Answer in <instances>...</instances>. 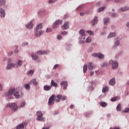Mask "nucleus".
<instances>
[{"instance_id": "f257e3e1", "label": "nucleus", "mask_w": 129, "mask_h": 129, "mask_svg": "<svg viewBox=\"0 0 129 129\" xmlns=\"http://www.w3.org/2000/svg\"><path fill=\"white\" fill-rule=\"evenodd\" d=\"M5 4L6 1L1 0L0 1V14L1 18H5V16H6V12H5V10L3 9V8H1V7H2V6H5Z\"/></svg>"}, {"instance_id": "f03ea898", "label": "nucleus", "mask_w": 129, "mask_h": 129, "mask_svg": "<svg viewBox=\"0 0 129 129\" xmlns=\"http://www.w3.org/2000/svg\"><path fill=\"white\" fill-rule=\"evenodd\" d=\"M7 107H11L12 109V110L14 111H17L18 110V108L17 106V104L13 103H9L7 105Z\"/></svg>"}, {"instance_id": "7ed1b4c3", "label": "nucleus", "mask_w": 129, "mask_h": 129, "mask_svg": "<svg viewBox=\"0 0 129 129\" xmlns=\"http://www.w3.org/2000/svg\"><path fill=\"white\" fill-rule=\"evenodd\" d=\"M109 64H110V65H112V69H116V68L118 67V62L116 61H113V60H110Z\"/></svg>"}, {"instance_id": "20e7f679", "label": "nucleus", "mask_w": 129, "mask_h": 129, "mask_svg": "<svg viewBox=\"0 0 129 129\" xmlns=\"http://www.w3.org/2000/svg\"><path fill=\"white\" fill-rule=\"evenodd\" d=\"M15 91H16V90H15V89H10V90L8 92H6L5 93V95L6 96H8V97H10V98L11 99V98L10 96H12V95L14 94Z\"/></svg>"}, {"instance_id": "39448f33", "label": "nucleus", "mask_w": 129, "mask_h": 129, "mask_svg": "<svg viewBox=\"0 0 129 129\" xmlns=\"http://www.w3.org/2000/svg\"><path fill=\"white\" fill-rule=\"evenodd\" d=\"M62 24V20H57L54 23L53 26H52L53 29H56L59 27V25Z\"/></svg>"}, {"instance_id": "423d86ee", "label": "nucleus", "mask_w": 129, "mask_h": 129, "mask_svg": "<svg viewBox=\"0 0 129 129\" xmlns=\"http://www.w3.org/2000/svg\"><path fill=\"white\" fill-rule=\"evenodd\" d=\"M56 98L55 95H52L49 99L48 104L49 105H53L54 104V100Z\"/></svg>"}, {"instance_id": "0eeeda50", "label": "nucleus", "mask_w": 129, "mask_h": 129, "mask_svg": "<svg viewBox=\"0 0 129 129\" xmlns=\"http://www.w3.org/2000/svg\"><path fill=\"white\" fill-rule=\"evenodd\" d=\"M93 57H98L99 59H103L104 58V55L102 54L101 53H94L92 54Z\"/></svg>"}, {"instance_id": "6e6552de", "label": "nucleus", "mask_w": 129, "mask_h": 129, "mask_svg": "<svg viewBox=\"0 0 129 129\" xmlns=\"http://www.w3.org/2000/svg\"><path fill=\"white\" fill-rule=\"evenodd\" d=\"M61 86H63L64 90H66L67 89V87H68V82L63 81L60 83Z\"/></svg>"}, {"instance_id": "1a4fd4ad", "label": "nucleus", "mask_w": 129, "mask_h": 129, "mask_svg": "<svg viewBox=\"0 0 129 129\" xmlns=\"http://www.w3.org/2000/svg\"><path fill=\"white\" fill-rule=\"evenodd\" d=\"M69 28V22H66L64 23L63 25L62 26L61 29L62 30H67V29Z\"/></svg>"}, {"instance_id": "9d476101", "label": "nucleus", "mask_w": 129, "mask_h": 129, "mask_svg": "<svg viewBox=\"0 0 129 129\" xmlns=\"http://www.w3.org/2000/svg\"><path fill=\"white\" fill-rule=\"evenodd\" d=\"M95 68V66H93L92 62H90L88 64V69L89 70H93Z\"/></svg>"}, {"instance_id": "9b49d317", "label": "nucleus", "mask_w": 129, "mask_h": 129, "mask_svg": "<svg viewBox=\"0 0 129 129\" xmlns=\"http://www.w3.org/2000/svg\"><path fill=\"white\" fill-rule=\"evenodd\" d=\"M49 51L38 50L37 52V54H38V55H44L46 54H49Z\"/></svg>"}, {"instance_id": "f8f14e48", "label": "nucleus", "mask_w": 129, "mask_h": 129, "mask_svg": "<svg viewBox=\"0 0 129 129\" xmlns=\"http://www.w3.org/2000/svg\"><path fill=\"white\" fill-rule=\"evenodd\" d=\"M29 84H33V85H38V82L36 81V79H33L29 82Z\"/></svg>"}, {"instance_id": "ddd939ff", "label": "nucleus", "mask_w": 129, "mask_h": 129, "mask_svg": "<svg viewBox=\"0 0 129 129\" xmlns=\"http://www.w3.org/2000/svg\"><path fill=\"white\" fill-rule=\"evenodd\" d=\"M44 33V30H41L39 32H35V35L36 36V37H39V36H41V35H42V34H43Z\"/></svg>"}, {"instance_id": "4468645a", "label": "nucleus", "mask_w": 129, "mask_h": 129, "mask_svg": "<svg viewBox=\"0 0 129 129\" xmlns=\"http://www.w3.org/2000/svg\"><path fill=\"white\" fill-rule=\"evenodd\" d=\"M51 88H52V86L45 85L44 86V90H45V91H49V90H51Z\"/></svg>"}, {"instance_id": "2eb2a0df", "label": "nucleus", "mask_w": 129, "mask_h": 129, "mask_svg": "<svg viewBox=\"0 0 129 129\" xmlns=\"http://www.w3.org/2000/svg\"><path fill=\"white\" fill-rule=\"evenodd\" d=\"M15 66H16V64H15L14 63L9 64L7 66V67H6V69H7V70H10V69H12V67H15Z\"/></svg>"}, {"instance_id": "dca6fc26", "label": "nucleus", "mask_w": 129, "mask_h": 129, "mask_svg": "<svg viewBox=\"0 0 129 129\" xmlns=\"http://www.w3.org/2000/svg\"><path fill=\"white\" fill-rule=\"evenodd\" d=\"M110 85H114L115 84V78H112L109 82Z\"/></svg>"}, {"instance_id": "f3484780", "label": "nucleus", "mask_w": 129, "mask_h": 129, "mask_svg": "<svg viewBox=\"0 0 129 129\" xmlns=\"http://www.w3.org/2000/svg\"><path fill=\"white\" fill-rule=\"evenodd\" d=\"M33 27H34V25L32 23V22H30L26 25L27 29H33Z\"/></svg>"}, {"instance_id": "a211bd4d", "label": "nucleus", "mask_w": 129, "mask_h": 129, "mask_svg": "<svg viewBox=\"0 0 129 129\" xmlns=\"http://www.w3.org/2000/svg\"><path fill=\"white\" fill-rule=\"evenodd\" d=\"M43 28V24L42 23H40L36 26L35 28V31H38V30H41Z\"/></svg>"}, {"instance_id": "6ab92c4d", "label": "nucleus", "mask_w": 129, "mask_h": 129, "mask_svg": "<svg viewBox=\"0 0 129 129\" xmlns=\"http://www.w3.org/2000/svg\"><path fill=\"white\" fill-rule=\"evenodd\" d=\"M98 21L97 17H95L93 21H91L92 25H95V24H97Z\"/></svg>"}, {"instance_id": "aec40b11", "label": "nucleus", "mask_w": 129, "mask_h": 129, "mask_svg": "<svg viewBox=\"0 0 129 129\" xmlns=\"http://www.w3.org/2000/svg\"><path fill=\"white\" fill-rule=\"evenodd\" d=\"M14 96H15L16 98L19 99V98H21V95L19 94V92L16 91L14 93Z\"/></svg>"}, {"instance_id": "412c9836", "label": "nucleus", "mask_w": 129, "mask_h": 129, "mask_svg": "<svg viewBox=\"0 0 129 129\" xmlns=\"http://www.w3.org/2000/svg\"><path fill=\"white\" fill-rule=\"evenodd\" d=\"M79 34L82 37L85 36V30L81 29L79 31Z\"/></svg>"}, {"instance_id": "4be33fe9", "label": "nucleus", "mask_w": 129, "mask_h": 129, "mask_svg": "<svg viewBox=\"0 0 129 129\" xmlns=\"http://www.w3.org/2000/svg\"><path fill=\"white\" fill-rule=\"evenodd\" d=\"M127 10H128V8H127V7H122L119 10L118 12H125V11H127Z\"/></svg>"}, {"instance_id": "5701e85b", "label": "nucleus", "mask_w": 129, "mask_h": 129, "mask_svg": "<svg viewBox=\"0 0 129 129\" xmlns=\"http://www.w3.org/2000/svg\"><path fill=\"white\" fill-rule=\"evenodd\" d=\"M51 85H52V86H54V87H58V84L54 82V80H51Z\"/></svg>"}, {"instance_id": "b1692460", "label": "nucleus", "mask_w": 129, "mask_h": 129, "mask_svg": "<svg viewBox=\"0 0 129 129\" xmlns=\"http://www.w3.org/2000/svg\"><path fill=\"white\" fill-rule=\"evenodd\" d=\"M36 115L38 116V117H42L43 114H42V112H41V111H38L36 112Z\"/></svg>"}, {"instance_id": "393cba45", "label": "nucleus", "mask_w": 129, "mask_h": 129, "mask_svg": "<svg viewBox=\"0 0 129 129\" xmlns=\"http://www.w3.org/2000/svg\"><path fill=\"white\" fill-rule=\"evenodd\" d=\"M104 25H106V24H108L109 23V18H106L104 19Z\"/></svg>"}, {"instance_id": "a878e982", "label": "nucleus", "mask_w": 129, "mask_h": 129, "mask_svg": "<svg viewBox=\"0 0 129 129\" xmlns=\"http://www.w3.org/2000/svg\"><path fill=\"white\" fill-rule=\"evenodd\" d=\"M31 57L33 60H37V59H38V55H36L35 53L31 54Z\"/></svg>"}, {"instance_id": "bb28decb", "label": "nucleus", "mask_w": 129, "mask_h": 129, "mask_svg": "<svg viewBox=\"0 0 129 129\" xmlns=\"http://www.w3.org/2000/svg\"><path fill=\"white\" fill-rule=\"evenodd\" d=\"M25 126L23 124H20L18 126H16V129H22L24 128Z\"/></svg>"}, {"instance_id": "cd10ccee", "label": "nucleus", "mask_w": 129, "mask_h": 129, "mask_svg": "<svg viewBox=\"0 0 129 129\" xmlns=\"http://www.w3.org/2000/svg\"><path fill=\"white\" fill-rule=\"evenodd\" d=\"M34 74V71L33 70H30L27 73V75L28 76H33Z\"/></svg>"}, {"instance_id": "c85d7f7f", "label": "nucleus", "mask_w": 129, "mask_h": 129, "mask_svg": "<svg viewBox=\"0 0 129 129\" xmlns=\"http://www.w3.org/2000/svg\"><path fill=\"white\" fill-rule=\"evenodd\" d=\"M115 37V33L111 32L108 36V38H112Z\"/></svg>"}, {"instance_id": "c756f323", "label": "nucleus", "mask_w": 129, "mask_h": 129, "mask_svg": "<svg viewBox=\"0 0 129 129\" xmlns=\"http://www.w3.org/2000/svg\"><path fill=\"white\" fill-rule=\"evenodd\" d=\"M116 110L117 111H120V110H121V105L120 104H119L117 106Z\"/></svg>"}, {"instance_id": "7c9ffc66", "label": "nucleus", "mask_w": 129, "mask_h": 129, "mask_svg": "<svg viewBox=\"0 0 129 129\" xmlns=\"http://www.w3.org/2000/svg\"><path fill=\"white\" fill-rule=\"evenodd\" d=\"M37 120H40V121H45V119L44 117H37L36 118Z\"/></svg>"}, {"instance_id": "2f4dec72", "label": "nucleus", "mask_w": 129, "mask_h": 129, "mask_svg": "<svg viewBox=\"0 0 129 129\" xmlns=\"http://www.w3.org/2000/svg\"><path fill=\"white\" fill-rule=\"evenodd\" d=\"M108 91V87H104L103 88L102 92L104 93V92H106Z\"/></svg>"}, {"instance_id": "473e14b6", "label": "nucleus", "mask_w": 129, "mask_h": 129, "mask_svg": "<svg viewBox=\"0 0 129 129\" xmlns=\"http://www.w3.org/2000/svg\"><path fill=\"white\" fill-rule=\"evenodd\" d=\"M24 87L25 88V89H27V90H30V85L26 84L24 85Z\"/></svg>"}, {"instance_id": "72a5a7b5", "label": "nucleus", "mask_w": 129, "mask_h": 129, "mask_svg": "<svg viewBox=\"0 0 129 129\" xmlns=\"http://www.w3.org/2000/svg\"><path fill=\"white\" fill-rule=\"evenodd\" d=\"M83 72L86 73L87 72V65L84 66Z\"/></svg>"}, {"instance_id": "f704fd0d", "label": "nucleus", "mask_w": 129, "mask_h": 129, "mask_svg": "<svg viewBox=\"0 0 129 129\" xmlns=\"http://www.w3.org/2000/svg\"><path fill=\"white\" fill-rule=\"evenodd\" d=\"M100 105L102 107H105V106H106V105H107V104L106 102H101L100 103Z\"/></svg>"}, {"instance_id": "c9c22d12", "label": "nucleus", "mask_w": 129, "mask_h": 129, "mask_svg": "<svg viewBox=\"0 0 129 129\" xmlns=\"http://www.w3.org/2000/svg\"><path fill=\"white\" fill-rule=\"evenodd\" d=\"M22 64H23V60H18L17 64L19 65V66H22Z\"/></svg>"}, {"instance_id": "e433bc0d", "label": "nucleus", "mask_w": 129, "mask_h": 129, "mask_svg": "<svg viewBox=\"0 0 129 129\" xmlns=\"http://www.w3.org/2000/svg\"><path fill=\"white\" fill-rule=\"evenodd\" d=\"M91 42V38L90 37H88L86 39V43H90Z\"/></svg>"}, {"instance_id": "4c0bfd02", "label": "nucleus", "mask_w": 129, "mask_h": 129, "mask_svg": "<svg viewBox=\"0 0 129 129\" xmlns=\"http://www.w3.org/2000/svg\"><path fill=\"white\" fill-rule=\"evenodd\" d=\"M105 9V7H102L98 9V12L100 13V12H102Z\"/></svg>"}, {"instance_id": "58836bf2", "label": "nucleus", "mask_w": 129, "mask_h": 129, "mask_svg": "<svg viewBox=\"0 0 129 129\" xmlns=\"http://www.w3.org/2000/svg\"><path fill=\"white\" fill-rule=\"evenodd\" d=\"M86 33H88V34H89V35H90L91 36L93 35V31H87Z\"/></svg>"}, {"instance_id": "ea45409f", "label": "nucleus", "mask_w": 129, "mask_h": 129, "mask_svg": "<svg viewBox=\"0 0 129 129\" xmlns=\"http://www.w3.org/2000/svg\"><path fill=\"white\" fill-rule=\"evenodd\" d=\"M129 111V108H125L124 110H122V112H128Z\"/></svg>"}, {"instance_id": "a19ab883", "label": "nucleus", "mask_w": 129, "mask_h": 129, "mask_svg": "<svg viewBox=\"0 0 129 129\" xmlns=\"http://www.w3.org/2000/svg\"><path fill=\"white\" fill-rule=\"evenodd\" d=\"M26 105V102H23L21 104H20V107H24Z\"/></svg>"}, {"instance_id": "79ce46f5", "label": "nucleus", "mask_w": 129, "mask_h": 129, "mask_svg": "<svg viewBox=\"0 0 129 129\" xmlns=\"http://www.w3.org/2000/svg\"><path fill=\"white\" fill-rule=\"evenodd\" d=\"M52 32V29L51 28H47L46 30V33H51Z\"/></svg>"}, {"instance_id": "37998d69", "label": "nucleus", "mask_w": 129, "mask_h": 129, "mask_svg": "<svg viewBox=\"0 0 129 129\" xmlns=\"http://www.w3.org/2000/svg\"><path fill=\"white\" fill-rule=\"evenodd\" d=\"M118 97L112 98L111 99V101H116Z\"/></svg>"}, {"instance_id": "c03bdc74", "label": "nucleus", "mask_w": 129, "mask_h": 129, "mask_svg": "<svg viewBox=\"0 0 129 129\" xmlns=\"http://www.w3.org/2000/svg\"><path fill=\"white\" fill-rule=\"evenodd\" d=\"M68 34V32L67 31H63L61 33V35H62L63 36H65Z\"/></svg>"}, {"instance_id": "a18cd8bd", "label": "nucleus", "mask_w": 129, "mask_h": 129, "mask_svg": "<svg viewBox=\"0 0 129 129\" xmlns=\"http://www.w3.org/2000/svg\"><path fill=\"white\" fill-rule=\"evenodd\" d=\"M90 114V113H89L88 112H86L85 113V116H86V117H89Z\"/></svg>"}, {"instance_id": "49530a36", "label": "nucleus", "mask_w": 129, "mask_h": 129, "mask_svg": "<svg viewBox=\"0 0 129 129\" xmlns=\"http://www.w3.org/2000/svg\"><path fill=\"white\" fill-rule=\"evenodd\" d=\"M62 100H66L67 99V97L65 96H61V99Z\"/></svg>"}, {"instance_id": "de8ad7c7", "label": "nucleus", "mask_w": 129, "mask_h": 129, "mask_svg": "<svg viewBox=\"0 0 129 129\" xmlns=\"http://www.w3.org/2000/svg\"><path fill=\"white\" fill-rule=\"evenodd\" d=\"M58 67H59V64H55L53 67V69L55 70V69H57V68H58Z\"/></svg>"}, {"instance_id": "09e8293b", "label": "nucleus", "mask_w": 129, "mask_h": 129, "mask_svg": "<svg viewBox=\"0 0 129 129\" xmlns=\"http://www.w3.org/2000/svg\"><path fill=\"white\" fill-rule=\"evenodd\" d=\"M56 98H58V99H61L62 98V96H61V95H57Z\"/></svg>"}, {"instance_id": "8fccbe9b", "label": "nucleus", "mask_w": 129, "mask_h": 129, "mask_svg": "<svg viewBox=\"0 0 129 129\" xmlns=\"http://www.w3.org/2000/svg\"><path fill=\"white\" fill-rule=\"evenodd\" d=\"M119 45V41H117L115 42V46H118Z\"/></svg>"}, {"instance_id": "3c124183", "label": "nucleus", "mask_w": 129, "mask_h": 129, "mask_svg": "<svg viewBox=\"0 0 129 129\" xmlns=\"http://www.w3.org/2000/svg\"><path fill=\"white\" fill-rule=\"evenodd\" d=\"M57 38L58 39V40H61V39H62V36L60 35H57Z\"/></svg>"}, {"instance_id": "603ef678", "label": "nucleus", "mask_w": 129, "mask_h": 129, "mask_svg": "<svg viewBox=\"0 0 129 129\" xmlns=\"http://www.w3.org/2000/svg\"><path fill=\"white\" fill-rule=\"evenodd\" d=\"M13 55V51H10L8 53V56H12Z\"/></svg>"}, {"instance_id": "864d4df0", "label": "nucleus", "mask_w": 129, "mask_h": 129, "mask_svg": "<svg viewBox=\"0 0 129 129\" xmlns=\"http://www.w3.org/2000/svg\"><path fill=\"white\" fill-rule=\"evenodd\" d=\"M0 90L1 91H3V86L0 84Z\"/></svg>"}, {"instance_id": "5fc2aeb1", "label": "nucleus", "mask_w": 129, "mask_h": 129, "mask_svg": "<svg viewBox=\"0 0 129 129\" xmlns=\"http://www.w3.org/2000/svg\"><path fill=\"white\" fill-rule=\"evenodd\" d=\"M100 4H101L100 2H98V3L97 4V5H96L97 7H100Z\"/></svg>"}, {"instance_id": "6e6d98bb", "label": "nucleus", "mask_w": 129, "mask_h": 129, "mask_svg": "<svg viewBox=\"0 0 129 129\" xmlns=\"http://www.w3.org/2000/svg\"><path fill=\"white\" fill-rule=\"evenodd\" d=\"M68 18V15H66L63 17V19H67Z\"/></svg>"}, {"instance_id": "4d7b16f0", "label": "nucleus", "mask_w": 129, "mask_h": 129, "mask_svg": "<svg viewBox=\"0 0 129 129\" xmlns=\"http://www.w3.org/2000/svg\"><path fill=\"white\" fill-rule=\"evenodd\" d=\"M116 14L113 13V14H112V17H116Z\"/></svg>"}, {"instance_id": "13d9d810", "label": "nucleus", "mask_w": 129, "mask_h": 129, "mask_svg": "<svg viewBox=\"0 0 129 129\" xmlns=\"http://www.w3.org/2000/svg\"><path fill=\"white\" fill-rule=\"evenodd\" d=\"M77 11H80L81 10V7H78L77 8Z\"/></svg>"}, {"instance_id": "bf43d9fd", "label": "nucleus", "mask_w": 129, "mask_h": 129, "mask_svg": "<svg viewBox=\"0 0 129 129\" xmlns=\"http://www.w3.org/2000/svg\"><path fill=\"white\" fill-rule=\"evenodd\" d=\"M28 45V43L25 42L23 44V46H27Z\"/></svg>"}, {"instance_id": "052dcab7", "label": "nucleus", "mask_w": 129, "mask_h": 129, "mask_svg": "<svg viewBox=\"0 0 129 129\" xmlns=\"http://www.w3.org/2000/svg\"><path fill=\"white\" fill-rule=\"evenodd\" d=\"M80 16H84V13H82V12L80 13Z\"/></svg>"}, {"instance_id": "680f3d73", "label": "nucleus", "mask_w": 129, "mask_h": 129, "mask_svg": "<svg viewBox=\"0 0 129 129\" xmlns=\"http://www.w3.org/2000/svg\"><path fill=\"white\" fill-rule=\"evenodd\" d=\"M93 74H94V72H91V73H90V75H91V76H92V75H93Z\"/></svg>"}, {"instance_id": "e2e57ef3", "label": "nucleus", "mask_w": 129, "mask_h": 129, "mask_svg": "<svg viewBox=\"0 0 129 129\" xmlns=\"http://www.w3.org/2000/svg\"><path fill=\"white\" fill-rule=\"evenodd\" d=\"M55 101H56V102H60V100L56 99L55 100Z\"/></svg>"}, {"instance_id": "0e129e2a", "label": "nucleus", "mask_w": 129, "mask_h": 129, "mask_svg": "<svg viewBox=\"0 0 129 129\" xmlns=\"http://www.w3.org/2000/svg\"><path fill=\"white\" fill-rule=\"evenodd\" d=\"M52 3H53V1H52V0H49L48 1V4H52Z\"/></svg>"}, {"instance_id": "69168bd1", "label": "nucleus", "mask_w": 129, "mask_h": 129, "mask_svg": "<svg viewBox=\"0 0 129 129\" xmlns=\"http://www.w3.org/2000/svg\"><path fill=\"white\" fill-rule=\"evenodd\" d=\"M115 3H118L119 2V0H115Z\"/></svg>"}, {"instance_id": "338daca9", "label": "nucleus", "mask_w": 129, "mask_h": 129, "mask_svg": "<svg viewBox=\"0 0 129 129\" xmlns=\"http://www.w3.org/2000/svg\"><path fill=\"white\" fill-rule=\"evenodd\" d=\"M73 107H74L73 105H71L70 106V108H73Z\"/></svg>"}, {"instance_id": "774afa93", "label": "nucleus", "mask_w": 129, "mask_h": 129, "mask_svg": "<svg viewBox=\"0 0 129 129\" xmlns=\"http://www.w3.org/2000/svg\"><path fill=\"white\" fill-rule=\"evenodd\" d=\"M42 129H49V127H43Z\"/></svg>"}]
</instances>
